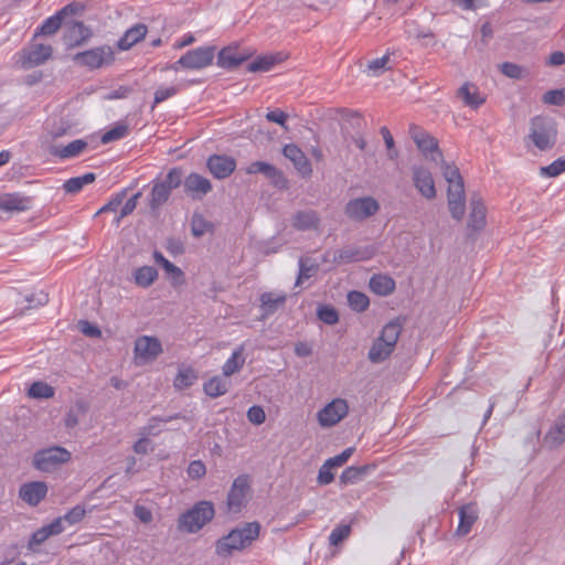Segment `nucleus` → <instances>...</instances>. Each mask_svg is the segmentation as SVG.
I'll list each match as a JSON object with an SVG mask.
<instances>
[{
    "mask_svg": "<svg viewBox=\"0 0 565 565\" xmlns=\"http://www.w3.org/2000/svg\"><path fill=\"white\" fill-rule=\"evenodd\" d=\"M441 164L443 175L448 182L447 201L452 218L461 221L466 211V195L463 179L455 163H448L444 159Z\"/></svg>",
    "mask_w": 565,
    "mask_h": 565,
    "instance_id": "f257e3e1",
    "label": "nucleus"
},
{
    "mask_svg": "<svg viewBox=\"0 0 565 565\" xmlns=\"http://www.w3.org/2000/svg\"><path fill=\"white\" fill-rule=\"evenodd\" d=\"M260 525L258 522L245 523L242 527L232 530L227 535L216 543V553L227 557L233 551H239L249 545L259 535Z\"/></svg>",
    "mask_w": 565,
    "mask_h": 565,
    "instance_id": "f03ea898",
    "label": "nucleus"
},
{
    "mask_svg": "<svg viewBox=\"0 0 565 565\" xmlns=\"http://www.w3.org/2000/svg\"><path fill=\"white\" fill-rule=\"evenodd\" d=\"M215 515L214 504L211 501L202 500L193 504V507L181 513L178 519V527L188 533H198Z\"/></svg>",
    "mask_w": 565,
    "mask_h": 565,
    "instance_id": "7ed1b4c3",
    "label": "nucleus"
},
{
    "mask_svg": "<svg viewBox=\"0 0 565 565\" xmlns=\"http://www.w3.org/2000/svg\"><path fill=\"white\" fill-rule=\"evenodd\" d=\"M182 168L174 167L169 170L163 180L153 182L149 198V207L151 211L159 210L164 203L168 202L172 190L179 188L182 184Z\"/></svg>",
    "mask_w": 565,
    "mask_h": 565,
    "instance_id": "20e7f679",
    "label": "nucleus"
},
{
    "mask_svg": "<svg viewBox=\"0 0 565 565\" xmlns=\"http://www.w3.org/2000/svg\"><path fill=\"white\" fill-rule=\"evenodd\" d=\"M530 130L529 138L541 151H547L555 146L557 130L552 119L543 116H535L531 120Z\"/></svg>",
    "mask_w": 565,
    "mask_h": 565,
    "instance_id": "39448f33",
    "label": "nucleus"
},
{
    "mask_svg": "<svg viewBox=\"0 0 565 565\" xmlns=\"http://www.w3.org/2000/svg\"><path fill=\"white\" fill-rule=\"evenodd\" d=\"M72 60L75 64L92 71L109 66L115 61V52L111 46L102 45L78 52Z\"/></svg>",
    "mask_w": 565,
    "mask_h": 565,
    "instance_id": "423d86ee",
    "label": "nucleus"
},
{
    "mask_svg": "<svg viewBox=\"0 0 565 565\" xmlns=\"http://www.w3.org/2000/svg\"><path fill=\"white\" fill-rule=\"evenodd\" d=\"M71 458L72 455L67 449L53 446L38 450L33 457V466L40 471L51 472L61 465L68 462Z\"/></svg>",
    "mask_w": 565,
    "mask_h": 565,
    "instance_id": "0eeeda50",
    "label": "nucleus"
},
{
    "mask_svg": "<svg viewBox=\"0 0 565 565\" xmlns=\"http://www.w3.org/2000/svg\"><path fill=\"white\" fill-rule=\"evenodd\" d=\"M380 211V203L373 196L354 198L344 205V215L353 222H364Z\"/></svg>",
    "mask_w": 565,
    "mask_h": 565,
    "instance_id": "6e6552de",
    "label": "nucleus"
},
{
    "mask_svg": "<svg viewBox=\"0 0 565 565\" xmlns=\"http://www.w3.org/2000/svg\"><path fill=\"white\" fill-rule=\"evenodd\" d=\"M162 352L161 341L157 337L141 335L135 341L134 354L137 364L153 362Z\"/></svg>",
    "mask_w": 565,
    "mask_h": 565,
    "instance_id": "1a4fd4ad",
    "label": "nucleus"
},
{
    "mask_svg": "<svg viewBox=\"0 0 565 565\" xmlns=\"http://www.w3.org/2000/svg\"><path fill=\"white\" fill-rule=\"evenodd\" d=\"M409 135L425 157L429 156V159L436 163L443 161V152L436 138L414 124L409 126Z\"/></svg>",
    "mask_w": 565,
    "mask_h": 565,
    "instance_id": "9d476101",
    "label": "nucleus"
},
{
    "mask_svg": "<svg viewBox=\"0 0 565 565\" xmlns=\"http://www.w3.org/2000/svg\"><path fill=\"white\" fill-rule=\"evenodd\" d=\"M248 476L241 475L232 483L226 498V511L228 513H239L247 503V493L249 491Z\"/></svg>",
    "mask_w": 565,
    "mask_h": 565,
    "instance_id": "9b49d317",
    "label": "nucleus"
},
{
    "mask_svg": "<svg viewBox=\"0 0 565 565\" xmlns=\"http://www.w3.org/2000/svg\"><path fill=\"white\" fill-rule=\"evenodd\" d=\"M374 255L373 246H345L333 253L332 262L337 265L365 262L373 258Z\"/></svg>",
    "mask_w": 565,
    "mask_h": 565,
    "instance_id": "f8f14e48",
    "label": "nucleus"
},
{
    "mask_svg": "<svg viewBox=\"0 0 565 565\" xmlns=\"http://www.w3.org/2000/svg\"><path fill=\"white\" fill-rule=\"evenodd\" d=\"M215 46H201L188 51L181 56L182 68L202 70L212 64Z\"/></svg>",
    "mask_w": 565,
    "mask_h": 565,
    "instance_id": "ddd939ff",
    "label": "nucleus"
},
{
    "mask_svg": "<svg viewBox=\"0 0 565 565\" xmlns=\"http://www.w3.org/2000/svg\"><path fill=\"white\" fill-rule=\"evenodd\" d=\"M349 405L345 399L335 398L327 404L319 413L318 420L322 427H331L347 416Z\"/></svg>",
    "mask_w": 565,
    "mask_h": 565,
    "instance_id": "4468645a",
    "label": "nucleus"
},
{
    "mask_svg": "<svg viewBox=\"0 0 565 565\" xmlns=\"http://www.w3.org/2000/svg\"><path fill=\"white\" fill-rule=\"evenodd\" d=\"M182 184L184 193L194 201L203 200L212 191L211 181L196 172L182 177Z\"/></svg>",
    "mask_w": 565,
    "mask_h": 565,
    "instance_id": "2eb2a0df",
    "label": "nucleus"
},
{
    "mask_svg": "<svg viewBox=\"0 0 565 565\" xmlns=\"http://www.w3.org/2000/svg\"><path fill=\"white\" fill-rule=\"evenodd\" d=\"M412 179L416 190L427 200L436 198L435 181L431 172L424 166L412 167Z\"/></svg>",
    "mask_w": 565,
    "mask_h": 565,
    "instance_id": "dca6fc26",
    "label": "nucleus"
},
{
    "mask_svg": "<svg viewBox=\"0 0 565 565\" xmlns=\"http://www.w3.org/2000/svg\"><path fill=\"white\" fill-rule=\"evenodd\" d=\"M53 49L51 45L32 43L22 51V66L31 68L45 63L51 58Z\"/></svg>",
    "mask_w": 565,
    "mask_h": 565,
    "instance_id": "f3484780",
    "label": "nucleus"
},
{
    "mask_svg": "<svg viewBox=\"0 0 565 565\" xmlns=\"http://www.w3.org/2000/svg\"><path fill=\"white\" fill-rule=\"evenodd\" d=\"M246 173H248V174L262 173L276 188H279V189L287 188L288 181L285 178L282 171L279 170L278 168H276L271 163H268L265 161H254L246 168Z\"/></svg>",
    "mask_w": 565,
    "mask_h": 565,
    "instance_id": "a211bd4d",
    "label": "nucleus"
},
{
    "mask_svg": "<svg viewBox=\"0 0 565 565\" xmlns=\"http://www.w3.org/2000/svg\"><path fill=\"white\" fill-rule=\"evenodd\" d=\"M206 167L214 178L222 180L235 171L236 161L230 156L212 154L206 161Z\"/></svg>",
    "mask_w": 565,
    "mask_h": 565,
    "instance_id": "6ab92c4d",
    "label": "nucleus"
},
{
    "mask_svg": "<svg viewBox=\"0 0 565 565\" xmlns=\"http://www.w3.org/2000/svg\"><path fill=\"white\" fill-rule=\"evenodd\" d=\"M565 443V409L556 417L543 437L542 445L550 450L557 449Z\"/></svg>",
    "mask_w": 565,
    "mask_h": 565,
    "instance_id": "aec40b11",
    "label": "nucleus"
},
{
    "mask_svg": "<svg viewBox=\"0 0 565 565\" xmlns=\"http://www.w3.org/2000/svg\"><path fill=\"white\" fill-rule=\"evenodd\" d=\"M486 205L481 196L473 193L470 199V213L467 227L471 232H479L486 226Z\"/></svg>",
    "mask_w": 565,
    "mask_h": 565,
    "instance_id": "412c9836",
    "label": "nucleus"
},
{
    "mask_svg": "<svg viewBox=\"0 0 565 565\" xmlns=\"http://www.w3.org/2000/svg\"><path fill=\"white\" fill-rule=\"evenodd\" d=\"M282 154L289 159L296 170L303 177L308 178L312 174V167L303 151L295 143L286 145L282 148Z\"/></svg>",
    "mask_w": 565,
    "mask_h": 565,
    "instance_id": "4be33fe9",
    "label": "nucleus"
},
{
    "mask_svg": "<svg viewBox=\"0 0 565 565\" xmlns=\"http://www.w3.org/2000/svg\"><path fill=\"white\" fill-rule=\"evenodd\" d=\"M459 515V524L456 529L457 536H466L470 533L473 524L477 522L479 518V509L477 503L469 502L467 504L461 505L458 509Z\"/></svg>",
    "mask_w": 565,
    "mask_h": 565,
    "instance_id": "5701e85b",
    "label": "nucleus"
},
{
    "mask_svg": "<svg viewBox=\"0 0 565 565\" xmlns=\"http://www.w3.org/2000/svg\"><path fill=\"white\" fill-rule=\"evenodd\" d=\"M47 493V486L43 481H32L20 487L19 495L28 504L38 505Z\"/></svg>",
    "mask_w": 565,
    "mask_h": 565,
    "instance_id": "b1692460",
    "label": "nucleus"
},
{
    "mask_svg": "<svg viewBox=\"0 0 565 565\" xmlns=\"http://www.w3.org/2000/svg\"><path fill=\"white\" fill-rule=\"evenodd\" d=\"M262 319L276 313L280 308H284L287 301V295L284 292H263L259 296Z\"/></svg>",
    "mask_w": 565,
    "mask_h": 565,
    "instance_id": "393cba45",
    "label": "nucleus"
},
{
    "mask_svg": "<svg viewBox=\"0 0 565 565\" xmlns=\"http://www.w3.org/2000/svg\"><path fill=\"white\" fill-rule=\"evenodd\" d=\"M32 199L20 193H6L0 195V211L23 212L31 207Z\"/></svg>",
    "mask_w": 565,
    "mask_h": 565,
    "instance_id": "a878e982",
    "label": "nucleus"
},
{
    "mask_svg": "<svg viewBox=\"0 0 565 565\" xmlns=\"http://www.w3.org/2000/svg\"><path fill=\"white\" fill-rule=\"evenodd\" d=\"M249 55V53L239 52L237 46L230 45L220 51L217 55V65L223 68L233 70L247 61Z\"/></svg>",
    "mask_w": 565,
    "mask_h": 565,
    "instance_id": "bb28decb",
    "label": "nucleus"
},
{
    "mask_svg": "<svg viewBox=\"0 0 565 565\" xmlns=\"http://www.w3.org/2000/svg\"><path fill=\"white\" fill-rule=\"evenodd\" d=\"M147 31V25L143 23H138L129 28L117 42L118 49L121 51L129 50L136 43L145 39Z\"/></svg>",
    "mask_w": 565,
    "mask_h": 565,
    "instance_id": "cd10ccee",
    "label": "nucleus"
},
{
    "mask_svg": "<svg viewBox=\"0 0 565 565\" xmlns=\"http://www.w3.org/2000/svg\"><path fill=\"white\" fill-rule=\"evenodd\" d=\"M232 385V381L225 375H216L206 381L203 385L204 393L216 398L226 394Z\"/></svg>",
    "mask_w": 565,
    "mask_h": 565,
    "instance_id": "c85d7f7f",
    "label": "nucleus"
},
{
    "mask_svg": "<svg viewBox=\"0 0 565 565\" xmlns=\"http://www.w3.org/2000/svg\"><path fill=\"white\" fill-rule=\"evenodd\" d=\"M374 468H375L374 465L348 467L342 471V473L339 478L340 483L343 486L355 484V483L362 481L369 472L374 470Z\"/></svg>",
    "mask_w": 565,
    "mask_h": 565,
    "instance_id": "c756f323",
    "label": "nucleus"
},
{
    "mask_svg": "<svg viewBox=\"0 0 565 565\" xmlns=\"http://www.w3.org/2000/svg\"><path fill=\"white\" fill-rule=\"evenodd\" d=\"M87 148V142L83 139H76L66 146H53L50 153L61 159L74 158Z\"/></svg>",
    "mask_w": 565,
    "mask_h": 565,
    "instance_id": "7c9ffc66",
    "label": "nucleus"
},
{
    "mask_svg": "<svg viewBox=\"0 0 565 565\" xmlns=\"http://www.w3.org/2000/svg\"><path fill=\"white\" fill-rule=\"evenodd\" d=\"M90 30L85 26L83 22L77 21L68 29L65 40L71 47L81 46L90 38Z\"/></svg>",
    "mask_w": 565,
    "mask_h": 565,
    "instance_id": "2f4dec72",
    "label": "nucleus"
},
{
    "mask_svg": "<svg viewBox=\"0 0 565 565\" xmlns=\"http://www.w3.org/2000/svg\"><path fill=\"white\" fill-rule=\"evenodd\" d=\"M394 349V347L388 345L387 342L382 341L377 337L369 350L367 359L375 364L382 363L391 356Z\"/></svg>",
    "mask_w": 565,
    "mask_h": 565,
    "instance_id": "473e14b6",
    "label": "nucleus"
},
{
    "mask_svg": "<svg viewBox=\"0 0 565 565\" xmlns=\"http://www.w3.org/2000/svg\"><path fill=\"white\" fill-rule=\"evenodd\" d=\"M457 96L463 100L465 105L472 108H478L486 102V99L480 96L478 88L471 83H465L458 89Z\"/></svg>",
    "mask_w": 565,
    "mask_h": 565,
    "instance_id": "72a5a7b5",
    "label": "nucleus"
},
{
    "mask_svg": "<svg viewBox=\"0 0 565 565\" xmlns=\"http://www.w3.org/2000/svg\"><path fill=\"white\" fill-rule=\"evenodd\" d=\"M370 288L379 296H388L395 290V280L386 275H374L370 279Z\"/></svg>",
    "mask_w": 565,
    "mask_h": 565,
    "instance_id": "f704fd0d",
    "label": "nucleus"
},
{
    "mask_svg": "<svg viewBox=\"0 0 565 565\" xmlns=\"http://www.w3.org/2000/svg\"><path fill=\"white\" fill-rule=\"evenodd\" d=\"M402 329L403 324L399 318L393 319L383 327L379 338H381L382 341L387 342L388 345L395 348L401 335Z\"/></svg>",
    "mask_w": 565,
    "mask_h": 565,
    "instance_id": "c9c22d12",
    "label": "nucleus"
},
{
    "mask_svg": "<svg viewBox=\"0 0 565 565\" xmlns=\"http://www.w3.org/2000/svg\"><path fill=\"white\" fill-rule=\"evenodd\" d=\"M319 217L315 211H299L295 214L292 225L299 231H308L317 227Z\"/></svg>",
    "mask_w": 565,
    "mask_h": 565,
    "instance_id": "e433bc0d",
    "label": "nucleus"
},
{
    "mask_svg": "<svg viewBox=\"0 0 565 565\" xmlns=\"http://www.w3.org/2000/svg\"><path fill=\"white\" fill-rule=\"evenodd\" d=\"M158 278V270L153 266H141L134 273V281L138 287L148 288Z\"/></svg>",
    "mask_w": 565,
    "mask_h": 565,
    "instance_id": "4c0bfd02",
    "label": "nucleus"
},
{
    "mask_svg": "<svg viewBox=\"0 0 565 565\" xmlns=\"http://www.w3.org/2000/svg\"><path fill=\"white\" fill-rule=\"evenodd\" d=\"M96 180V174L93 172L85 173L81 177H74L63 183V190L67 194H77L82 191L84 185L90 184Z\"/></svg>",
    "mask_w": 565,
    "mask_h": 565,
    "instance_id": "58836bf2",
    "label": "nucleus"
},
{
    "mask_svg": "<svg viewBox=\"0 0 565 565\" xmlns=\"http://www.w3.org/2000/svg\"><path fill=\"white\" fill-rule=\"evenodd\" d=\"M243 345L233 351L232 355L227 359L222 367L223 375L230 379L232 374L238 372L244 366L245 358L243 356Z\"/></svg>",
    "mask_w": 565,
    "mask_h": 565,
    "instance_id": "ea45409f",
    "label": "nucleus"
},
{
    "mask_svg": "<svg viewBox=\"0 0 565 565\" xmlns=\"http://www.w3.org/2000/svg\"><path fill=\"white\" fill-rule=\"evenodd\" d=\"M280 61L281 57L278 54L257 56L254 61L247 64L246 70L252 73L268 72Z\"/></svg>",
    "mask_w": 565,
    "mask_h": 565,
    "instance_id": "a19ab883",
    "label": "nucleus"
},
{
    "mask_svg": "<svg viewBox=\"0 0 565 565\" xmlns=\"http://www.w3.org/2000/svg\"><path fill=\"white\" fill-rule=\"evenodd\" d=\"M214 224L202 214L194 213L191 218V232L194 237H202L207 232H213Z\"/></svg>",
    "mask_w": 565,
    "mask_h": 565,
    "instance_id": "79ce46f5",
    "label": "nucleus"
},
{
    "mask_svg": "<svg viewBox=\"0 0 565 565\" xmlns=\"http://www.w3.org/2000/svg\"><path fill=\"white\" fill-rule=\"evenodd\" d=\"M62 23H63V19L56 12L55 14H53L52 17H50L43 21V23L35 31L34 36L53 35L60 30V28L62 26Z\"/></svg>",
    "mask_w": 565,
    "mask_h": 565,
    "instance_id": "37998d69",
    "label": "nucleus"
},
{
    "mask_svg": "<svg viewBox=\"0 0 565 565\" xmlns=\"http://www.w3.org/2000/svg\"><path fill=\"white\" fill-rule=\"evenodd\" d=\"M319 270V265L311 258H299V273L296 285H300L303 279H309Z\"/></svg>",
    "mask_w": 565,
    "mask_h": 565,
    "instance_id": "c03bdc74",
    "label": "nucleus"
},
{
    "mask_svg": "<svg viewBox=\"0 0 565 565\" xmlns=\"http://www.w3.org/2000/svg\"><path fill=\"white\" fill-rule=\"evenodd\" d=\"M348 302L350 308L356 312H363L370 306L369 297L364 292L358 290H352L348 294Z\"/></svg>",
    "mask_w": 565,
    "mask_h": 565,
    "instance_id": "a18cd8bd",
    "label": "nucleus"
},
{
    "mask_svg": "<svg viewBox=\"0 0 565 565\" xmlns=\"http://www.w3.org/2000/svg\"><path fill=\"white\" fill-rule=\"evenodd\" d=\"M501 73L512 79H522L529 75V71L515 63L503 62L499 65Z\"/></svg>",
    "mask_w": 565,
    "mask_h": 565,
    "instance_id": "49530a36",
    "label": "nucleus"
},
{
    "mask_svg": "<svg viewBox=\"0 0 565 565\" xmlns=\"http://www.w3.org/2000/svg\"><path fill=\"white\" fill-rule=\"evenodd\" d=\"M198 376L193 369L188 367L184 370H180L177 374L173 385L178 390H184L193 385V383L196 381Z\"/></svg>",
    "mask_w": 565,
    "mask_h": 565,
    "instance_id": "de8ad7c7",
    "label": "nucleus"
},
{
    "mask_svg": "<svg viewBox=\"0 0 565 565\" xmlns=\"http://www.w3.org/2000/svg\"><path fill=\"white\" fill-rule=\"evenodd\" d=\"M54 388L45 382L36 381L31 384L28 394L32 398H50L54 396Z\"/></svg>",
    "mask_w": 565,
    "mask_h": 565,
    "instance_id": "09e8293b",
    "label": "nucleus"
},
{
    "mask_svg": "<svg viewBox=\"0 0 565 565\" xmlns=\"http://www.w3.org/2000/svg\"><path fill=\"white\" fill-rule=\"evenodd\" d=\"M180 415L175 414L173 416H167V417H151L148 422V424L143 427V434L145 435H152L156 436L161 431V424L162 423H169L172 419L179 418Z\"/></svg>",
    "mask_w": 565,
    "mask_h": 565,
    "instance_id": "8fccbe9b",
    "label": "nucleus"
},
{
    "mask_svg": "<svg viewBox=\"0 0 565 565\" xmlns=\"http://www.w3.org/2000/svg\"><path fill=\"white\" fill-rule=\"evenodd\" d=\"M318 318L326 324L333 326L339 321L337 309L329 305H320L317 309Z\"/></svg>",
    "mask_w": 565,
    "mask_h": 565,
    "instance_id": "3c124183",
    "label": "nucleus"
},
{
    "mask_svg": "<svg viewBox=\"0 0 565 565\" xmlns=\"http://www.w3.org/2000/svg\"><path fill=\"white\" fill-rule=\"evenodd\" d=\"M128 125L119 122L102 136L103 143H109L115 140H119L128 135Z\"/></svg>",
    "mask_w": 565,
    "mask_h": 565,
    "instance_id": "603ef678",
    "label": "nucleus"
},
{
    "mask_svg": "<svg viewBox=\"0 0 565 565\" xmlns=\"http://www.w3.org/2000/svg\"><path fill=\"white\" fill-rule=\"evenodd\" d=\"M351 534V525L350 524H340L335 526L331 534L329 535L330 545H339L343 541H345Z\"/></svg>",
    "mask_w": 565,
    "mask_h": 565,
    "instance_id": "864d4df0",
    "label": "nucleus"
},
{
    "mask_svg": "<svg viewBox=\"0 0 565 565\" xmlns=\"http://www.w3.org/2000/svg\"><path fill=\"white\" fill-rule=\"evenodd\" d=\"M565 172V158H558L551 164L541 167L540 173L543 177L555 178Z\"/></svg>",
    "mask_w": 565,
    "mask_h": 565,
    "instance_id": "5fc2aeb1",
    "label": "nucleus"
},
{
    "mask_svg": "<svg viewBox=\"0 0 565 565\" xmlns=\"http://www.w3.org/2000/svg\"><path fill=\"white\" fill-rule=\"evenodd\" d=\"M153 258L157 264L161 265L162 268L168 273L171 274L174 277H182L183 271L172 264L170 260H168L160 252L154 250L153 252Z\"/></svg>",
    "mask_w": 565,
    "mask_h": 565,
    "instance_id": "6e6d98bb",
    "label": "nucleus"
},
{
    "mask_svg": "<svg viewBox=\"0 0 565 565\" xmlns=\"http://www.w3.org/2000/svg\"><path fill=\"white\" fill-rule=\"evenodd\" d=\"M86 514V510L83 505L77 504L68 510L63 516V521L67 522L70 525L76 524L81 522Z\"/></svg>",
    "mask_w": 565,
    "mask_h": 565,
    "instance_id": "4d7b16f0",
    "label": "nucleus"
},
{
    "mask_svg": "<svg viewBox=\"0 0 565 565\" xmlns=\"http://www.w3.org/2000/svg\"><path fill=\"white\" fill-rule=\"evenodd\" d=\"M388 54L379 58H374L367 63V71L370 72L371 75L379 76L387 68L386 64L388 63Z\"/></svg>",
    "mask_w": 565,
    "mask_h": 565,
    "instance_id": "13d9d810",
    "label": "nucleus"
},
{
    "mask_svg": "<svg viewBox=\"0 0 565 565\" xmlns=\"http://www.w3.org/2000/svg\"><path fill=\"white\" fill-rule=\"evenodd\" d=\"M543 103L548 105L561 106L565 103L564 89H551L543 95Z\"/></svg>",
    "mask_w": 565,
    "mask_h": 565,
    "instance_id": "bf43d9fd",
    "label": "nucleus"
},
{
    "mask_svg": "<svg viewBox=\"0 0 565 565\" xmlns=\"http://www.w3.org/2000/svg\"><path fill=\"white\" fill-rule=\"evenodd\" d=\"M51 536V534H49V530H46V526L43 525L42 527H40L39 530H36L30 537L29 540V543H28V547L29 550L31 551H35L34 546L36 545H41L42 543H44L49 537Z\"/></svg>",
    "mask_w": 565,
    "mask_h": 565,
    "instance_id": "052dcab7",
    "label": "nucleus"
},
{
    "mask_svg": "<svg viewBox=\"0 0 565 565\" xmlns=\"http://www.w3.org/2000/svg\"><path fill=\"white\" fill-rule=\"evenodd\" d=\"M354 450V447H349L344 449L341 454L327 459L324 462H327L328 466L331 468L341 467L349 460V458L353 455Z\"/></svg>",
    "mask_w": 565,
    "mask_h": 565,
    "instance_id": "680f3d73",
    "label": "nucleus"
},
{
    "mask_svg": "<svg viewBox=\"0 0 565 565\" xmlns=\"http://www.w3.org/2000/svg\"><path fill=\"white\" fill-rule=\"evenodd\" d=\"M25 301L29 303L28 309L41 307L49 302V295L41 290L26 296Z\"/></svg>",
    "mask_w": 565,
    "mask_h": 565,
    "instance_id": "e2e57ef3",
    "label": "nucleus"
},
{
    "mask_svg": "<svg viewBox=\"0 0 565 565\" xmlns=\"http://www.w3.org/2000/svg\"><path fill=\"white\" fill-rule=\"evenodd\" d=\"M164 248L172 255L178 256L184 253V244L179 237H168Z\"/></svg>",
    "mask_w": 565,
    "mask_h": 565,
    "instance_id": "0e129e2a",
    "label": "nucleus"
},
{
    "mask_svg": "<svg viewBox=\"0 0 565 565\" xmlns=\"http://www.w3.org/2000/svg\"><path fill=\"white\" fill-rule=\"evenodd\" d=\"M178 87L175 86H170V87H159L156 93H154V100H153V106L152 108L157 105V104H160L164 100H167L168 98L174 96L177 93H178Z\"/></svg>",
    "mask_w": 565,
    "mask_h": 565,
    "instance_id": "69168bd1",
    "label": "nucleus"
},
{
    "mask_svg": "<svg viewBox=\"0 0 565 565\" xmlns=\"http://www.w3.org/2000/svg\"><path fill=\"white\" fill-rule=\"evenodd\" d=\"M247 418L250 423L255 425H260L265 422L266 415L260 406L254 405L248 408Z\"/></svg>",
    "mask_w": 565,
    "mask_h": 565,
    "instance_id": "338daca9",
    "label": "nucleus"
},
{
    "mask_svg": "<svg viewBox=\"0 0 565 565\" xmlns=\"http://www.w3.org/2000/svg\"><path fill=\"white\" fill-rule=\"evenodd\" d=\"M206 472L205 465L201 460H193L188 467V475L192 479H200Z\"/></svg>",
    "mask_w": 565,
    "mask_h": 565,
    "instance_id": "774afa93",
    "label": "nucleus"
}]
</instances>
